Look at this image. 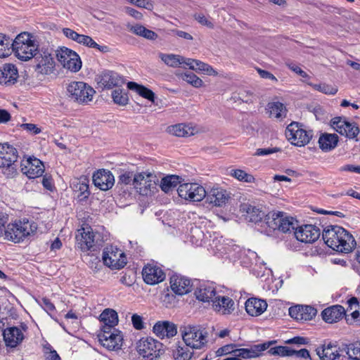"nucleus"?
I'll return each instance as SVG.
<instances>
[{
	"instance_id": "nucleus-23",
	"label": "nucleus",
	"mask_w": 360,
	"mask_h": 360,
	"mask_svg": "<svg viewBox=\"0 0 360 360\" xmlns=\"http://www.w3.org/2000/svg\"><path fill=\"white\" fill-rule=\"evenodd\" d=\"M18 78V71L16 66L12 63H5L0 67V84L11 86Z\"/></svg>"
},
{
	"instance_id": "nucleus-26",
	"label": "nucleus",
	"mask_w": 360,
	"mask_h": 360,
	"mask_svg": "<svg viewBox=\"0 0 360 360\" xmlns=\"http://www.w3.org/2000/svg\"><path fill=\"white\" fill-rule=\"evenodd\" d=\"M345 315V308L339 304L327 307L321 312L323 320L328 323L339 321Z\"/></svg>"
},
{
	"instance_id": "nucleus-48",
	"label": "nucleus",
	"mask_w": 360,
	"mask_h": 360,
	"mask_svg": "<svg viewBox=\"0 0 360 360\" xmlns=\"http://www.w3.org/2000/svg\"><path fill=\"white\" fill-rule=\"evenodd\" d=\"M193 354L186 347L178 346L173 351V356L175 360H190Z\"/></svg>"
},
{
	"instance_id": "nucleus-61",
	"label": "nucleus",
	"mask_w": 360,
	"mask_h": 360,
	"mask_svg": "<svg viewBox=\"0 0 360 360\" xmlns=\"http://www.w3.org/2000/svg\"><path fill=\"white\" fill-rule=\"evenodd\" d=\"M131 322L134 328L136 330H142L144 328L142 317L136 314L132 315Z\"/></svg>"
},
{
	"instance_id": "nucleus-30",
	"label": "nucleus",
	"mask_w": 360,
	"mask_h": 360,
	"mask_svg": "<svg viewBox=\"0 0 360 360\" xmlns=\"http://www.w3.org/2000/svg\"><path fill=\"white\" fill-rule=\"evenodd\" d=\"M216 290L214 287L211 285H202L195 291L196 298L204 302H209L214 300Z\"/></svg>"
},
{
	"instance_id": "nucleus-57",
	"label": "nucleus",
	"mask_w": 360,
	"mask_h": 360,
	"mask_svg": "<svg viewBox=\"0 0 360 360\" xmlns=\"http://www.w3.org/2000/svg\"><path fill=\"white\" fill-rule=\"evenodd\" d=\"M134 175L133 172H126L119 176V181L117 182V186H122V185H129L133 184V179Z\"/></svg>"
},
{
	"instance_id": "nucleus-5",
	"label": "nucleus",
	"mask_w": 360,
	"mask_h": 360,
	"mask_svg": "<svg viewBox=\"0 0 360 360\" xmlns=\"http://www.w3.org/2000/svg\"><path fill=\"white\" fill-rule=\"evenodd\" d=\"M183 340L187 347L200 349L207 343V333L200 326H187L180 330Z\"/></svg>"
},
{
	"instance_id": "nucleus-19",
	"label": "nucleus",
	"mask_w": 360,
	"mask_h": 360,
	"mask_svg": "<svg viewBox=\"0 0 360 360\" xmlns=\"http://www.w3.org/2000/svg\"><path fill=\"white\" fill-rule=\"evenodd\" d=\"M275 341H268L262 344L252 345L248 348H237L235 350V356L239 359L257 358L262 355V352L268 349Z\"/></svg>"
},
{
	"instance_id": "nucleus-33",
	"label": "nucleus",
	"mask_w": 360,
	"mask_h": 360,
	"mask_svg": "<svg viewBox=\"0 0 360 360\" xmlns=\"http://www.w3.org/2000/svg\"><path fill=\"white\" fill-rule=\"evenodd\" d=\"M127 88L130 90L135 91L141 97L153 103L155 102L156 98L155 93L146 86L139 84L134 82H129L127 83Z\"/></svg>"
},
{
	"instance_id": "nucleus-51",
	"label": "nucleus",
	"mask_w": 360,
	"mask_h": 360,
	"mask_svg": "<svg viewBox=\"0 0 360 360\" xmlns=\"http://www.w3.org/2000/svg\"><path fill=\"white\" fill-rule=\"evenodd\" d=\"M181 77L183 80L186 81L195 88H199L203 85L202 80L193 72H186L181 74Z\"/></svg>"
},
{
	"instance_id": "nucleus-7",
	"label": "nucleus",
	"mask_w": 360,
	"mask_h": 360,
	"mask_svg": "<svg viewBox=\"0 0 360 360\" xmlns=\"http://www.w3.org/2000/svg\"><path fill=\"white\" fill-rule=\"evenodd\" d=\"M67 91L71 100L79 104H86L93 98L95 94L94 89L88 84L83 82H72Z\"/></svg>"
},
{
	"instance_id": "nucleus-28",
	"label": "nucleus",
	"mask_w": 360,
	"mask_h": 360,
	"mask_svg": "<svg viewBox=\"0 0 360 360\" xmlns=\"http://www.w3.org/2000/svg\"><path fill=\"white\" fill-rule=\"evenodd\" d=\"M245 305L247 313L252 316H259L267 307L266 301L255 297L249 298Z\"/></svg>"
},
{
	"instance_id": "nucleus-49",
	"label": "nucleus",
	"mask_w": 360,
	"mask_h": 360,
	"mask_svg": "<svg viewBox=\"0 0 360 360\" xmlns=\"http://www.w3.org/2000/svg\"><path fill=\"white\" fill-rule=\"evenodd\" d=\"M112 98L115 103L122 106L126 105L129 101L127 93L120 89L112 91Z\"/></svg>"
},
{
	"instance_id": "nucleus-41",
	"label": "nucleus",
	"mask_w": 360,
	"mask_h": 360,
	"mask_svg": "<svg viewBox=\"0 0 360 360\" xmlns=\"http://www.w3.org/2000/svg\"><path fill=\"white\" fill-rule=\"evenodd\" d=\"M130 31L134 34L143 37L147 39L155 40L158 38V34L153 30L146 28L141 25H136L130 27Z\"/></svg>"
},
{
	"instance_id": "nucleus-36",
	"label": "nucleus",
	"mask_w": 360,
	"mask_h": 360,
	"mask_svg": "<svg viewBox=\"0 0 360 360\" xmlns=\"http://www.w3.org/2000/svg\"><path fill=\"white\" fill-rule=\"evenodd\" d=\"M285 213L280 211L269 212L265 216V222L266 225L274 231L276 230L278 225L281 223V220Z\"/></svg>"
},
{
	"instance_id": "nucleus-40",
	"label": "nucleus",
	"mask_w": 360,
	"mask_h": 360,
	"mask_svg": "<svg viewBox=\"0 0 360 360\" xmlns=\"http://www.w3.org/2000/svg\"><path fill=\"white\" fill-rule=\"evenodd\" d=\"M267 106L271 116L276 118H283L286 117L287 110L282 103H269Z\"/></svg>"
},
{
	"instance_id": "nucleus-44",
	"label": "nucleus",
	"mask_w": 360,
	"mask_h": 360,
	"mask_svg": "<svg viewBox=\"0 0 360 360\" xmlns=\"http://www.w3.org/2000/svg\"><path fill=\"white\" fill-rule=\"evenodd\" d=\"M342 350L346 352L351 360H360V342L345 345Z\"/></svg>"
},
{
	"instance_id": "nucleus-59",
	"label": "nucleus",
	"mask_w": 360,
	"mask_h": 360,
	"mask_svg": "<svg viewBox=\"0 0 360 360\" xmlns=\"http://www.w3.org/2000/svg\"><path fill=\"white\" fill-rule=\"evenodd\" d=\"M347 323L349 325L355 324L360 326V313L358 309H355L350 315H345Z\"/></svg>"
},
{
	"instance_id": "nucleus-20",
	"label": "nucleus",
	"mask_w": 360,
	"mask_h": 360,
	"mask_svg": "<svg viewBox=\"0 0 360 360\" xmlns=\"http://www.w3.org/2000/svg\"><path fill=\"white\" fill-rule=\"evenodd\" d=\"M92 179L94 186L102 191L109 190L115 184V178L112 174L104 169L94 172Z\"/></svg>"
},
{
	"instance_id": "nucleus-38",
	"label": "nucleus",
	"mask_w": 360,
	"mask_h": 360,
	"mask_svg": "<svg viewBox=\"0 0 360 360\" xmlns=\"http://www.w3.org/2000/svg\"><path fill=\"white\" fill-rule=\"evenodd\" d=\"M13 41L9 37L0 33V58H5L11 55Z\"/></svg>"
},
{
	"instance_id": "nucleus-24",
	"label": "nucleus",
	"mask_w": 360,
	"mask_h": 360,
	"mask_svg": "<svg viewBox=\"0 0 360 360\" xmlns=\"http://www.w3.org/2000/svg\"><path fill=\"white\" fill-rule=\"evenodd\" d=\"M191 280L182 276L174 275L170 278L172 291L179 295H183L191 291Z\"/></svg>"
},
{
	"instance_id": "nucleus-39",
	"label": "nucleus",
	"mask_w": 360,
	"mask_h": 360,
	"mask_svg": "<svg viewBox=\"0 0 360 360\" xmlns=\"http://www.w3.org/2000/svg\"><path fill=\"white\" fill-rule=\"evenodd\" d=\"M180 179L176 175H170L162 178L160 184L161 189L165 193H169L177 186L180 183Z\"/></svg>"
},
{
	"instance_id": "nucleus-4",
	"label": "nucleus",
	"mask_w": 360,
	"mask_h": 360,
	"mask_svg": "<svg viewBox=\"0 0 360 360\" xmlns=\"http://www.w3.org/2000/svg\"><path fill=\"white\" fill-rule=\"evenodd\" d=\"M18 158V150L8 143H0V167L4 168V174L13 178L17 174L15 162Z\"/></svg>"
},
{
	"instance_id": "nucleus-63",
	"label": "nucleus",
	"mask_w": 360,
	"mask_h": 360,
	"mask_svg": "<svg viewBox=\"0 0 360 360\" xmlns=\"http://www.w3.org/2000/svg\"><path fill=\"white\" fill-rule=\"evenodd\" d=\"M301 307H302V305H297L295 307H290L289 308L290 316L296 320L301 321V318H300V316H302Z\"/></svg>"
},
{
	"instance_id": "nucleus-47",
	"label": "nucleus",
	"mask_w": 360,
	"mask_h": 360,
	"mask_svg": "<svg viewBox=\"0 0 360 360\" xmlns=\"http://www.w3.org/2000/svg\"><path fill=\"white\" fill-rule=\"evenodd\" d=\"M294 352V349L286 346L271 347L267 351V353L270 355L280 356H292Z\"/></svg>"
},
{
	"instance_id": "nucleus-53",
	"label": "nucleus",
	"mask_w": 360,
	"mask_h": 360,
	"mask_svg": "<svg viewBox=\"0 0 360 360\" xmlns=\"http://www.w3.org/2000/svg\"><path fill=\"white\" fill-rule=\"evenodd\" d=\"M301 312V321H310L316 316L317 310L314 307L311 306L302 305Z\"/></svg>"
},
{
	"instance_id": "nucleus-18",
	"label": "nucleus",
	"mask_w": 360,
	"mask_h": 360,
	"mask_svg": "<svg viewBox=\"0 0 360 360\" xmlns=\"http://www.w3.org/2000/svg\"><path fill=\"white\" fill-rule=\"evenodd\" d=\"M21 172L30 179L42 176L44 172V165L38 158L30 157L20 164Z\"/></svg>"
},
{
	"instance_id": "nucleus-45",
	"label": "nucleus",
	"mask_w": 360,
	"mask_h": 360,
	"mask_svg": "<svg viewBox=\"0 0 360 360\" xmlns=\"http://www.w3.org/2000/svg\"><path fill=\"white\" fill-rule=\"evenodd\" d=\"M295 222L297 223V221H295L293 217H288L285 214L281 220V223L278 225V227L276 230L281 231L283 233H287L291 230L295 231L297 227H295Z\"/></svg>"
},
{
	"instance_id": "nucleus-1",
	"label": "nucleus",
	"mask_w": 360,
	"mask_h": 360,
	"mask_svg": "<svg viewBox=\"0 0 360 360\" xmlns=\"http://www.w3.org/2000/svg\"><path fill=\"white\" fill-rule=\"evenodd\" d=\"M322 238L329 248L340 252H350L356 245L352 235L339 226H330L324 229Z\"/></svg>"
},
{
	"instance_id": "nucleus-8",
	"label": "nucleus",
	"mask_w": 360,
	"mask_h": 360,
	"mask_svg": "<svg viewBox=\"0 0 360 360\" xmlns=\"http://www.w3.org/2000/svg\"><path fill=\"white\" fill-rule=\"evenodd\" d=\"M285 136L297 146H304L309 143L313 136L311 130H306L298 122H292L285 129Z\"/></svg>"
},
{
	"instance_id": "nucleus-60",
	"label": "nucleus",
	"mask_w": 360,
	"mask_h": 360,
	"mask_svg": "<svg viewBox=\"0 0 360 360\" xmlns=\"http://www.w3.org/2000/svg\"><path fill=\"white\" fill-rule=\"evenodd\" d=\"M127 1L136 5L138 7L143 8L148 10H153L154 4L150 0H126Z\"/></svg>"
},
{
	"instance_id": "nucleus-58",
	"label": "nucleus",
	"mask_w": 360,
	"mask_h": 360,
	"mask_svg": "<svg viewBox=\"0 0 360 360\" xmlns=\"http://www.w3.org/2000/svg\"><path fill=\"white\" fill-rule=\"evenodd\" d=\"M86 263L89 268H91L94 272H97L102 267V263L100 259L94 255L89 257Z\"/></svg>"
},
{
	"instance_id": "nucleus-13",
	"label": "nucleus",
	"mask_w": 360,
	"mask_h": 360,
	"mask_svg": "<svg viewBox=\"0 0 360 360\" xmlns=\"http://www.w3.org/2000/svg\"><path fill=\"white\" fill-rule=\"evenodd\" d=\"M150 177L151 174L146 176L142 173L134 174L133 185L140 195L150 196L158 191L155 181L150 179Z\"/></svg>"
},
{
	"instance_id": "nucleus-55",
	"label": "nucleus",
	"mask_w": 360,
	"mask_h": 360,
	"mask_svg": "<svg viewBox=\"0 0 360 360\" xmlns=\"http://www.w3.org/2000/svg\"><path fill=\"white\" fill-rule=\"evenodd\" d=\"M346 133L343 136L349 139H354L359 133V128L354 122H347L345 128Z\"/></svg>"
},
{
	"instance_id": "nucleus-17",
	"label": "nucleus",
	"mask_w": 360,
	"mask_h": 360,
	"mask_svg": "<svg viewBox=\"0 0 360 360\" xmlns=\"http://www.w3.org/2000/svg\"><path fill=\"white\" fill-rule=\"evenodd\" d=\"M95 236L91 227L78 229L75 236L78 248L82 251H95L96 250Z\"/></svg>"
},
{
	"instance_id": "nucleus-15",
	"label": "nucleus",
	"mask_w": 360,
	"mask_h": 360,
	"mask_svg": "<svg viewBox=\"0 0 360 360\" xmlns=\"http://www.w3.org/2000/svg\"><path fill=\"white\" fill-rule=\"evenodd\" d=\"M103 347L110 350H117L122 347L123 337L122 333L114 328L112 330H103L98 335Z\"/></svg>"
},
{
	"instance_id": "nucleus-11",
	"label": "nucleus",
	"mask_w": 360,
	"mask_h": 360,
	"mask_svg": "<svg viewBox=\"0 0 360 360\" xmlns=\"http://www.w3.org/2000/svg\"><path fill=\"white\" fill-rule=\"evenodd\" d=\"M103 263L112 269H120L127 264L124 253L112 246L106 247L103 252Z\"/></svg>"
},
{
	"instance_id": "nucleus-25",
	"label": "nucleus",
	"mask_w": 360,
	"mask_h": 360,
	"mask_svg": "<svg viewBox=\"0 0 360 360\" xmlns=\"http://www.w3.org/2000/svg\"><path fill=\"white\" fill-rule=\"evenodd\" d=\"M206 201L217 207H222L228 200L229 196L226 190L221 188H212L206 192Z\"/></svg>"
},
{
	"instance_id": "nucleus-35",
	"label": "nucleus",
	"mask_w": 360,
	"mask_h": 360,
	"mask_svg": "<svg viewBox=\"0 0 360 360\" xmlns=\"http://www.w3.org/2000/svg\"><path fill=\"white\" fill-rule=\"evenodd\" d=\"M161 60L168 66L177 68L181 64L186 65L187 58L179 55L160 53Z\"/></svg>"
},
{
	"instance_id": "nucleus-56",
	"label": "nucleus",
	"mask_w": 360,
	"mask_h": 360,
	"mask_svg": "<svg viewBox=\"0 0 360 360\" xmlns=\"http://www.w3.org/2000/svg\"><path fill=\"white\" fill-rule=\"evenodd\" d=\"M164 337L172 338L177 333L176 326L168 321H165Z\"/></svg>"
},
{
	"instance_id": "nucleus-43",
	"label": "nucleus",
	"mask_w": 360,
	"mask_h": 360,
	"mask_svg": "<svg viewBox=\"0 0 360 360\" xmlns=\"http://www.w3.org/2000/svg\"><path fill=\"white\" fill-rule=\"evenodd\" d=\"M266 214L256 207L250 206L247 210L246 219L251 222L258 223L262 221V219H265Z\"/></svg>"
},
{
	"instance_id": "nucleus-2",
	"label": "nucleus",
	"mask_w": 360,
	"mask_h": 360,
	"mask_svg": "<svg viewBox=\"0 0 360 360\" xmlns=\"http://www.w3.org/2000/svg\"><path fill=\"white\" fill-rule=\"evenodd\" d=\"M12 52L22 61H27L38 53L39 43L36 37L27 32H23L16 36L12 42Z\"/></svg>"
},
{
	"instance_id": "nucleus-31",
	"label": "nucleus",
	"mask_w": 360,
	"mask_h": 360,
	"mask_svg": "<svg viewBox=\"0 0 360 360\" xmlns=\"http://www.w3.org/2000/svg\"><path fill=\"white\" fill-rule=\"evenodd\" d=\"M338 140V136L335 134H323L319 139V147L323 151L331 150L336 147Z\"/></svg>"
},
{
	"instance_id": "nucleus-12",
	"label": "nucleus",
	"mask_w": 360,
	"mask_h": 360,
	"mask_svg": "<svg viewBox=\"0 0 360 360\" xmlns=\"http://www.w3.org/2000/svg\"><path fill=\"white\" fill-rule=\"evenodd\" d=\"M180 198L193 202H199L206 196L205 188L198 184H183L177 188Z\"/></svg>"
},
{
	"instance_id": "nucleus-27",
	"label": "nucleus",
	"mask_w": 360,
	"mask_h": 360,
	"mask_svg": "<svg viewBox=\"0 0 360 360\" xmlns=\"http://www.w3.org/2000/svg\"><path fill=\"white\" fill-rule=\"evenodd\" d=\"M100 321L103 325L101 328L103 330H112L118 323V316L117 312L111 309H105L100 315Z\"/></svg>"
},
{
	"instance_id": "nucleus-21",
	"label": "nucleus",
	"mask_w": 360,
	"mask_h": 360,
	"mask_svg": "<svg viewBox=\"0 0 360 360\" xmlns=\"http://www.w3.org/2000/svg\"><path fill=\"white\" fill-rule=\"evenodd\" d=\"M142 276L145 283L148 285L158 284L165 278V274L161 268L151 264L145 266L142 271Z\"/></svg>"
},
{
	"instance_id": "nucleus-34",
	"label": "nucleus",
	"mask_w": 360,
	"mask_h": 360,
	"mask_svg": "<svg viewBox=\"0 0 360 360\" xmlns=\"http://www.w3.org/2000/svg\"><path fill=\"white\" fill-rule=\"evenodd\" d=\"M336 345L330 342L326 346L323 345L321 348L316 349V354L321 360H335L340 357L338 349L333 350Z\"/></svg>"
},
{
	"instance_id": "nucleus-32",
	"label": "nucleus",
	"mask_w": 360,
	"mask_h": 360,
	"mask_svg": "<svg viewBox=\"0 0 360 360\" xmlns=\"http://www.w3.org/2000/svg\"><path fill=\"white\" fill-rule=\"evenodd\" d=\"M186 65L189 67L190 69L195 70V71H201L206 73L208 75H217V72L214 70V68L200 60L187 58Z\"/></svg>"
},
{
	"instance_id": "nucleus-64",
	"label": "nucleus",
	"mask_w": 360,
	"mask_h": 360,
	"mask_svg": "<svg viewBox=\"0 0 360 360\" xmlns=\"http://www.w3.org/2000/svg\"><path fill=\"white\" fill-rule=\"evenodd\" d=\"M20 127L25 130H27V131L31 132L32 134H38L41 131V129L37 127V126L34 124L31 123H26V124H20Z\"/></svg>"
},
{
	"instance_id": "nucleus-42",
	"label": "nucleus",
	"mask_w": 360,
	"mask_h": 360,
	"mask_svg": "<svg viewBox=\"0 0 360 360\" xmlns=\"http://www.w3.org/2000/svg\"><path fill=\"white\" fill-rule=\"evenodd\" d=\"M168 131L178 137H186L193 134L191 129L185 124H177L168 127Z\"/></svg>"
},
{
	"instance_id": "nucleus-54",
	"label": "nucleus",
	"mask_w": 360,
	"mask_h": 360,
	"mask_svg": "<svg viewBox=\"0 0 360 360\" xmlns=\"http://www.w3.org/2000/svg\"><path fill=\"white\" fill-rule=\"evenodd\" d=\"M238 345L229 344L219 348L216 352V356H221L227 354H232L235 356V350L236 349Z\"/></svg>"
},
{
	"instance_id": "nucleus-6",
	"label": "nucleus",
	"mask_w": 360,
	"mask_h": 360,
	"mask_svg": "<svg viewBox=\"0 0 360 360\" xmlns=\"http://www.w3.org/2000/svg\"><path fill=\"white\" fill-rule=\"evenodd\" d=\"M137 352L144 360H154L164 354L165 349L162 343L148 337L139 340Z\"/></svg>"
},
{
	"instance_id": "nucleus-9",
	"label": "nucleus",
	"mask_w": 360,
	"mask_h": 360,
	"mask_svg": "<svg viewBox=\"0 0 360 360\" xmlns=\"http://www.w3.org/2000/svg\"><path fill=\"white\" fill-rule=\"evenodd\" d=\"M56 57L63 68L72 72H78L82 68V61L79 56L74 51L66 47L57 50Z\"/></svg>"
},
{
	"instance_id": "nucleus-29",
	"label": "nucleus",
	"mask_w": 360,
	"mask_h": 360,
	"mask_svg": "<svg viewBox=\"0 0 360 360\" xmlns=\"http://www.w3.org/2000/svg\"><path fill=\"white\" fill-rule=\"evenodd\" d=\"M212 305L215 311L223 314H229L234 310V302L229 297H216Z\"/></svg>"
},
{
	"instance_id": "nucleus-10",
	"label": "nucleus",
	"mask_w": 360,
	"mask_h": 360,
	"mask_svg": "<svg viewBox=\"0 0 360 360\" xmlns=\"http://www.w3.org/2000/svg\"><path fill=\"white\" fill-rule=\"evenodd\" d=\"M33 58L36 62L35 70L38 73L46 75L53 72L55 61L49 49L41 48Z\"/></svg>"
},
{
	"instance_id": "nucleus-37",
	"label": "nucleus",
	"mask_w": 360,
	"mask_h": 360,
	"mask_svg": "<svg viewBox=\"0 0 360 360\" xmlns=\"http://www.w3.org/2000/svg\"><path fill=\"white\" fill-rule=\"evenodd\" d=\"M76 42L89 48L96 49L101 53H106L109 51V48L107 46H101L98 44L91 37L88 35L80 34Z\"/></svg>"
},
{
	"instance_id": "nucleus-50",
	"label": "nucleus",
	"mask_w": 360,
	"mask_h": 360,
	"mask_svg": "<svg viewBox=\"0 0 360 360\" xmlns=\"http://www.w3.org/2000/svg\"><path fill=\"white\" fill-rule=\"evenodd\" d=\"M347 122L345 117H335L330 120V126L338 133L344 135V133H346L345 128Z\"/></svg>"
},
{
	"instance_id": "nucleus-22",
	"label": "nucleus",
	"mask_w": 360,
	"mask_h": 360,
	"mask_svg": "<svg viewBox=\"0 0 360 360\" xmlns=\"http://www.w3.org/2000/svg\"><path fill=\"white\" fill-rule=\"evenodd\" d=\"M2 335L6 346L11 348L16 347L25 338L22 330L17 326L5 328Z\"/></svg>"
},
{
	"instance_id": "nucleus-3",
	"label": "nucleus",
	"mask_w": 360,
	"mask_h": 360,
	"mask_svg": "<svg viewBox=\"0 0 360 360\" xmlns=\"http://www.w3.org/2000/svg\"><path fill=\"white\" fill-rule=\"evenodd\" d=\"M37 228V224L34 221L24 218L8 224L5 229V236L11 241L20 243L27 236L34 234Z\"/></svg>"
},
{
	"instance_id": "nucleus-16",
	"label": "nucleus",
	"mask_w": 360,
	"mask_h": 360,
	"mask_svg": "<svg viewBox=\"0 0 360 360\" xmlns=\"http://www.w3.org/2000/svg\"><path fill=\"white\" fill-rule=\"evenodd\" d=\"M294 235L302 243H312L319 238L321 230L315 225L304 224L297 227Z\"/></svg>"
},
{
	"instance_id": "nucleus-14",
	"label": "nucleus",
	"mask_w": 360,
	"mask_h": 360,
	"mask_svg": "<svg viewBox=\"0 0 360 360\" xmlns=\"http://www.w3.org/2000/svg\"><path fill=\"white\" fill-rule=\"evenodd\" d=\"M98 85L103 89H110L115 86H121L125 83V79L117 72L105 70L97 75L95 78Z\"/></svg>"
},
{
	"instance_id": "nucleus-62",
	"label": "nucleus",
	"mask_w": 360,
	"mask_h": 360,
	"mask_svg": "<svg viewBox=\"0 0 360 360\" xmlns=\"http://www.w3.org/2000/svg\"><path fill=\"white\" fill-rule=\"evenodd\" d=\"M165 327V321H158L154 325L153 331L157 336L163 338Z\"/></svg>"
},
{
	"instance_id": "nucleus-52",
	"label": "nucleus",
	"mask_w": 360,
	"mask_h": 360,
	"mask_svg": "<svg viewBox=\"0 0 360 360\" xmlns=\"http://www.w3.org/2000/svg\"><path fill=\"white\" fill-rule=\"evenodd\" d=\"M310 85L315 89L326 94L335 95L338 92V87L327 84H318Z\"/></svg>"
},
{
	"instance_id": "nucleus-46",
	"label": "nucleus",
	"mask_w": 360,
	"mask_h": 360,
	"mask_svg": "<svg viewBox=\"0 0 360 360\" xmlns=\"http://www.w3.org/2000/svg\"><path fill=\"white\" fill-rule=\"evenodd\" d=\"M230 175L240 181L246 183H252L255 180V177L252 174L239 169H231L230 171Z\"/></svg>"
}]
</instances>
